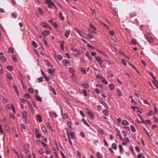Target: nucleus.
<instances>
[{
  "instance_id": "nucleus-44",
  "label": "nucleus",
  "mask_w": 158,
  "mask_h": 158,
  "mask_svg": "<svg viewBox=\"0 0 158 158\" xmlns=\"http://www.w3.org/2000/svg\"><path fill=\"white\" fill-rule=\"evenodd\" d=\"M68 118V115L67 114H65L63 116L64 119H66Z\"/></svg>"
},
{
  "instance_id": "nucleus-2",
  "label": "nucleus",
  "mask_w": 158,
  "mask_h": 158,
  "mask_svg": "<svg viewBox=\"0 0 158 158\" xmlns=\"http://www.w3.org/2000/svg\"><path fill=\"white\" fill-rule=\"evenodd\" d=\"M45 2L48 5L49 8L52 9L54 7V8H57L56 5L51 0H45Z\"/></svg>"
},
{
  "instance_id": "nucleus-21",
  "label": "nucleus",
  "mask_w": 158,
  "mask_h": 158,
  "mask_svg": "<svg viewBox=\"0 0 158 158\" xmlns=\"http://www.w3.org/2000/svg\"><path fill=\"white\" fill-rule=\"evenodd\" d=\"M124 136H126L125 133H124ZM124 140L126 142L127 144L129 143L130 142V140L129 139V138L128 137H125V138H124Z\"/></svg>"
},
{
  "instance_id": "nucleus-10",
  "label": "nucleus",
  "mask_w": 158,
  "mask_h": 158,
  "mask_svg": "<svg viewBox=\"0 0 158 158\" xmlns=\"http://www.w3.org/2000/svg\"><path fill=\"white\" fill-rule=\"evenodd\" d=\"M6 76L7 78L9 79V81H11L13 79V77L10 74L7 73Z\"/></svg>"
},
{
  "instance_id": "nucleus-17",
  "label": "nucleus",
  "mask_w": 158,
  "mask_h": 158,
  "mask_svg": "<svg viewBox=\"0 0 158 158\" xmlns=\"http://www.w3.org/2000/svg\"><path fill=\"white\" fill-rule=\"evenodd\" d=\"M145 37L146 38V39L148 40V42L150 43H152V42H153V39L152 38H148L147 37V35H145Z\"/></svg>"
},
{
  "instance_id": "nucleus-64",
  "label": "nucleus",
  "mask_w": 158,
  "mask_h": 158,
  "mask_svg": "<svg viewBox=\"0 0 158 158\" xmlns=\"http://www.w3.org/2000/svg\"><path fill=\"white\" fill-rule=\"evenodd\" d=\"M135 149L136 151H137L139 152L140 151V148L137 146H136L135 147Z\"/></svg>"
},
{
  "instance_id": "nucleus-48",
  "label": "nucleus",
  "mask_w": 158,
  "mask_h": 158,
  "mask_svg": "<svg viewBox=\"0 0 158 158\" xmlns=\"http://www.w3.org/2000/svg\"><path fill=\"white\" fill-rule=\"evenodd\" d=\"M28 91L30 93H33L34 92V89L31 88H30L28 89Z\"/></svg>"
},
{
  "instance_id": "nucleus-12",
  "label": "nucleus",
  "mask_w": 158,
  "mask_h": 158,
  "mask_svg": "<svg viewBox=\"0 0 158 158\" xmlns=\"http://www.w3.org/2000/svg\"><path fill=\"white\" fill-rule=\"evenodd\" d=\"M42 34L45 37V36H48L50 34V31H47V30L44 31L43 32Z\"/></svg>"
},
{
  "instance_id": "nucleus-32",
  "label": "nucleus",
  "mask_w": 158,
  "mask_h": 158,
  "mask_svg": "<svg viewBox=\"0 0 158 158\" xmlns=\"http://www.w3.org/2000/svg\"><path fill=\"white\" fill-rule=\"evenodd\" d=\"M12 17L14 19H16L17 17V15L15 13H12L11 15Z\"/></svg>"
},
{
  "instance_id": "nucleus-52",
  "label": "nucleus",
  "mask_w": 158,
  "mask_h": 158,
  "mask_svg": "<svg viewBox=\"0 0 158 158\" xmlns=\"http://www.w3.org/2000/svg\"><path fill=\"white\" fill-rule=\"evenodd\" d=\"M82 120H83V122L84 123L85 125H86L88 127L89 126V124L87 123V122L86 121L85 119H82Z\"/></svg>"
},
{
  "instance_id": "nucleus-4",
  "label": "nucleus",
  "mask_w": 158,
  "mask_h": 158,
  "mask_svg": "<svg viewBox=\"0 0 158 158\" xmlns=\"http://www.w3.org/2000/svg\"><path fill=\"white\" fill-rule=\"evenodd\" d=\"M63 64L64 66H68L70 64V62L68 60H64L63 61Z\"/></svg>"
},
{
  "instance_id": "nucleus-24",
  "label": "nucleus",
  "mask_w": 158,
  "mask_h": 158,
  "mask_svg": "<svg viewBox=\"0 0 158 158\" xmlns=\"http://www.w3.org/2000/svg\"><path fill=\"white\" fill-rule=\"evenodd\" d=\"M122 124L124 125H129V123L126 120H123L122 123Z\"/></svg>"
},
{
  "instance_id": "nucleus-50",
  "label": "nucleus",
  "mask_w": 158,
  "mask_h": 158,
  "mask_svg": "<svg viewBox=\"0 0 158 158\" xmlns=\"http://www.w3.org/2000/svg\"><path fill=\"white\" fill-rule=\"evenodd\" d=\"M80 136L82 138H84L85 137V134L84 132H82L80 133Z\"/></svg>"
},
{
  "instance_id": "nucleus-40",
  "label": "nucleus",
  "mask_w": 158,
  "mask_h": 158,
  "mask_svg": "<svg viewBox=\"0 0 158 158\" xmlns=\"http://www.w3.org/2000/svg\"><path fill=\"white\" fill-rule=\"evenodd\" d=\"M117 92L119 96H122L123 95L122 93L121 92V91L119 89H117Z\"/></svg>"
},
{
  "instance_id": "nucleus-19",
  "label": "nucleus",
  "mask_w": 158,
  "mask_h": 158,
  "mask_svg": "<svg viewBox=\"0 0 158 158\" xmlns=\"http://www.w3.org/2000/svg\"><path fill=\"white\" fill-rule=\"evenodd\" d=\"M74 29L77 32L80 34V35L81 36L83 37H84V36L83 35H82V34H81V33L80 31V30H79V29H78L77 28H74Z\"/></svg>"
},
{
  "instance_id": "nucleus-36",
  "label": "nucleus",
  "mask_w": 158,
  "mask_h": 158,
  "mask_svg": "<svg viewBox=\"0 0 158 158\" xmlns=\"http://www.w3.org/2000/svg\"><path fill=\"white\" fill-rule=\"evenodd\" d=\"M67 126H68L70 128H71V129H73V128L72 127V126H71V125H72V123L71 122H68L67 123Z\"/></svg>"
},
{
  "instance_id": "nucleus-26",
  "label": "nucleus",
  "mask_w": 158,
  "mask_h": 158,
  "mask_svg": "<svg viewBox=\"0 0 158 158\" xmlns=\"http://www.w3.org/2000/svg\"><path fill=\"white\" fill-rule=\"evenodd\" d=\"M87 37L89 39H91L93 38V35L89 33L87 35Z\"/></svg>"
},
{
  "instance_id": "nucleus-39",
  "label": "nucleus",
  "mask_w": 158,
  "mask_h": 158,
  "mask_svg": "<svg viewBox=\"0 0 158 158\" xmlns=\"http://www.w3.org/2000/svg\"><path fill=\"white\" fill-rule=\"evenodd\" d=\"M32 44L33 46L35 48H37L38 46L37 44L35 41H33Z\"/></svg>"
},
{
  "instance_id": "nucleus-46",
  "label": "nucleus",
  "mask_w": 158,
  "mask_h": 158,
  "mask_svg": "<svg viewBox=\"0 0 158 158\" xmlns=\"http://www.w3.org/2000/svg\"><path fill=\"white\" fill-rule=\"evenodd\" d=\"M143 156V154L142 153H140L138 154V156L137 158H142Z\"/></svg>"
},
{
  "instance_id": "nucleus-5",
  "label": "nucleus",
  "mask_w": 158,
  "mask_h": 158,
  "mask_svg": "<svg viewBox=\"0 0 158 158\" xmlns=\"http://www.w3.org/2000/svg\"><path fill=\"white\" fill-rule=\"evenodd\" d=\"M96 60L99 63L100 65H102V60L100 57L97 56L96 58Z\"/></svg>"
},
{
  "instance_id": "nucleus-15",
  "label": "nucleus",
  "mask_w": 158,
  "mask_h": 158,
  "mask_svg": "<svg viewBox=\"0 0 158 158\" xmlns=\"http://www.w3.org/2000/svg\"><path fill=\"white\" fill-rule=\"evenodd\" d=\"M41 24L44 27H46L50 29H51V27H50L49 25L46 23L43 22L41 23Z\"/></svg>"
},
{
  "instance_id": "nucleus-62",
  "label": "nucleus",
  "mask_w": 158,
  "mask_h": 158,
  "mask_svg": "<svg viewBox=\"0 0 158 158\" xmlns=\"http://www.w3.org/2000/svg\"><path fill=\"white\" fill-rule=\"evenodd\" d=\"M95 91L97 94H99L100 93L99 90L98 88H96V89H95Z\"/></svg>"
},
{
  "instance_id": "nucleus-61",
  "label": "nucleus",
  "mask_w": 158,
  "mask_h": 158,
  "mask_svg": "<svg viewBox=\"0 0 158 158\" xmlns=\"http://www.w3.org/2000/svg\"><path fill=\"white\" fill-rule=\"evenodd\" d=\"M71 49L73 50V51H75V52H77L79 50H77V49L74 47H73L72 48H71Z\"/></svg>"
},
{
  "instance_id": "nucleus-35",
  "label": "nucleus",
  "mask_w": 158,
  "mask_h": 158,
  "mask_svg": "<svg viewBox=\"0 0 158 158\" xmlns=\"http://www.w3.org/2000/svg\"><path fill=\"white\" fill-rule=\"evenodd\" d=\"M153 114H155L153 112L152 110H150L149 111V112L148 114V115L149 116H150L151 115H152Z\"/></svg>"
},
{
  "instance_id": "nucleus-13",
  "label": "nucleus",
  "mask_w": 158,
  "mask_h": 158,
  "mask_svg": "<svg viewBox=\"0 0 158 158\" xmlns=\"http://www.w3.org/2000/svg\"><path fill=\"white\" fill-rule=\"evenodd\" d=\"M50 116L52 118H56L58 117L56 114L54 112H51L49 113Z\"/></svg>"
},
{
  "instance_id": "nucleus-49",
  "label": "nucleus",
  "mask_w": 158,
  "mask_h": 158,
  "mask_svg": "<svg viewBox=\"0 0 158 158\" xmlns=\"http://www.w3.org/2000/svg\"><path fill=\"white\" fill-rule=\"evenodd\" d=\"M154 111L155 112L154 113L155 114H157V109L156 108V107L155 105H154Z\"/></svg>"
},
{
  "instance_id": "nucleus-58",
  "label": "nucleus",
  "mask_w": 158,
  "mask_h": 158,
  "mask_svg": "<svg viewBox=\"0 0 158 158\" xmlns=\"http://www.w3.org/2000/svg\"><path fill=\"white\" fill-rule=\"evenodd\" d=\"M48 71V73L51 74L53 73V71L51 69H49Z\"/></svg>"
},
{
  "instance_id": "nucleus-38",
  "label": "nucleus",
  "mask_w": 158,
  "mask_h": 158,
  "mask_svg": "<svg viewBox=\"0 0 158 158\" xmlns=\"http://www.w3.org/2000/svg\"><path fill=\"white\" fill-rule=\"evenodd\" d=\"M112 148L116 149L117 148V147L116 144L115 143H113L112 145Z\"/></svg>"
},
{
  "instance_id": "nucleus-1",
  "label": "nucleus",
  "mask_w": 158,
  "mask_h": 158,
  "mask_svg": "<svg viewBox=\"0 0 158 158\" xmlns=\"http://www.w3.org/2000/svg\"><path fill=\"white\" fill-rule=\"evenodd\" d=\"M67 133L69 143L72 146L73 144L71 139H74L75 132L74 131H67Z\"/></svg>"
},
{
  "instance_id": "nucleus-27",
  "label": "nucleus",
  "mask_w": 158,
  "mask_h": 158,
  "mask_svg": "<svg viewBox=\"0 0 158 158\" xmlns=\"http://www.w3.org/2000/svg\"><path fill=\"white\" fill-rule=\"evenodd\" d=\"M103 155L101 154L99 152H97V158H102Z\"/></svg>"
},
{
  "instance_id": "nucleus-33",
  "label": "nucleus",
  "mask_w": 158,
  "mask_h": 158,
  "mask_svg": "<svg viewBox=\"0 0 158 158\" xmlns=\"http://www.w3.org/2000/svg\"><path fill=\"white\" fill-rule=\"evenodd\" d=\"M23 97L24 98H30V95L28 93H26L24 94Z\"/></svg>"
},
{
  "instance_id": "nucleus-47",
  "label": "nucleus",
  "mask_w": 158,
  "mask_h": 158,
  "mask_svg": "<svg viewBox=\"0 0 158 158\" xmlns=\"http://www.w3.org/2000/svg\"><path fill=\"white\" fill-rule=\"evenodd\" d=\"M85 55L88 57L89 58V60H91L92 59V58L91 57L90 55L89 54V53L88 52H87L86 53Z\"/></svg>"
},
{
  "instance_id": "nucleus-22",
  "label": "nucleus",
  "mask_w": 158,
  "mask_h": 158,
  "mask_svg": "<svg viewBox=\"0 0 158 158\" xmlns=\"http://www.w3.org/2000/svg\"><path fill=\"white\" fill-rule=\"evenodd\" d=\"M153 82L156 87L158 88V83L156 79H153Z\"/></svg>"
},
{
  "instance_id": "nucleus-45",
  "label": "nucleus",
  "mask_w": 158,
  "mask_h": 158,
  "mask_svg": "<svg viewBox=\"0 0 158 158\" xmlns=\"http://www.w3.org/2000/svg\"><path fill=\"white\" fill-rule=\"evenodd\" d=\"M131 42L132 44L136 45L137 44V41L133 39L132 40Z\"/></svg>"
},
{
  "instance_id": "nucleus-16",
  "label": "nucleus",
  "mask_w": 158,
  "mask_h": 158,
  "mask_svg": "<svg viewBox=\"0 0 158 158\" xmlns=\"http://www.w3.org/2000/svg\"><path fill=\"white\" fill-rule=\"evenodd\" d=\"M102 113L106 116H108L109 114V112L107 110H104L102 111Z\"/></svg>"
},
{
  "instance_id": "nucleus-34",
  "label": "nucleus",
  "mask_w": 158,
  "mask_h": 158,
  "mask_svg": "<svg viewBox=\"0 0 158 158\" xmlns=\"http://www.w3.org/2000/svg\"><path fill=\"white\" fill-rule=\"evenodd\" d=\"M6 68L8 70L10 71H12L13 69V68L12 66H7Z\"/></svg>"
},
{
  "instance_id": "nucleus-30",
  "label": "nucleus",
  "mask_w": 158,
  "mask_h": 158,
  "mask_svg": "<svg viewBox=\"0 0 158 158\" xmlns=\"http://www.w3.org/2000/svg\"><path fill=\"white\" fill-rule=\"evenodd\" d=\"M12 58L14 61L16 62L17 61V59L16 58V55H13L12 56Z\"/></svg>"
},
{
  "instance_id": "nucleus-29",
  "label": "nucleus",
  "mask_w": 158,
  "mask_h": 158,
  "mask_svg": "<svg viewBox=\"0 0 158 158\" xmlns=\"http://www.w3.org/2000/svg\"><path fill=\"white\" fill-rule=\"evenodd\" d=\"M69 71L70 73L72 74V75L74 74V73H75V71L73 68H69Z\"/></svg>"
},
{
  "instance_id": "nucleus-54",
  "label": "nucleus",
  "mask_w": 158,
  "mask_h": 158,
  "mask_svg": "<svg viewBox=\"0 0 158 158\" xmlns=\"http://www.w3.org/2000/svg\"><path fill=\"white\" fill-rule=\"evenodd\" d=\"M43 79L42 77H40L38 78V81L39 82H41L43 81Z\"/></svg>"
},
{
  "instance_id": "nucleus-63",
  "label": "nucleus",
  "mask_w": 158,
  "mask_h": 158,
  "mask_svg": "<svg viewBox=\"0 0 158 158\" xmlns=\"http://www.w3.org/2000/svg\"><path fill=\"white\" fill-rule=\"evenodd\" d=\"M38 11H39V12L40 13V14H43V13H44L43 11H42V10H41V8H38Z\"/></svg>"
},
{
  "instance_id": "nucleus-6",
  "label": "nucleus",
  "mask_w": 158,
  "mask_h": 158,
  "mask_svg": "<svg viewBox=\"0 0 158 158\" xmlns=\"http://www.w3.org/2000/svg\"><path fill=\"white\" fill-rule=\"evenodd\" d=\"M35 136L36 138L40 139L41 137V135L39 132V130L37 129H35Z\"/></svg>"
},
{
  "instance_id": "nucleus-57",
  "label": "nucleus",
  "mask_w": 158,
  "mask_h": 158,
  "mask_svg": "<svg viewBox=\"0 0 158 158\" xmlns=\"http://www.w3.org/2000/svg\"><path fill=\"white\" fill-rule=\"evenodd\" d=\"M149 73H150L151 76H152V77L153 78V79H155L156 77L153 76V73H151L150 72H149Z\"/></svg>"
},
{
  "instance_id": "nucleus-9",
  "label": "nucleus",
  "mask_w": 158,
  "mask_h": 158,
  "mask_svg": "<svg viewBox=\"0 0 158 158\" xmlns=\"http://www.w3.org/2000/svg\"><path fill=\"white\" fill-rule=\"evenodd\" d=\"M36 120L40 123H41L42 122V118L41 116L39 114H38L37 115Z\"/></svg>"
},
{
  "instance_id": "nucleus-42",
  "label": "nucleus",
  "mask_w": 158,
  "mask_h": 158,
  "mask_svg": "<svg viewBox=\"0 0 158 158\" xmlns=\"http://www.w3.org/2000/svg\"><path fill=\"white\" fill-rule=\"evenodd\" d=\"M43 42H44V44L46 46V47H48L49 45H48V44L47 41L45 39H44Z\"/></svg>"
},
{
  "instance_id": "nucleus-7",
  "label": "nucleus",
  "mask_w": 158,
  "mask_h": 158,
  "mask_svg": "<svg viewBox=\"0 0 158 158\" xmlns=\"http://www.w3.org/2000/svg\"><path fill=\"white\" fill-rule=\"evenodd\" d=\"M22 114L23 117L24 118L25 120L26 121L27 119V112L25 110H23L22 113Z\"/></svg>"
},
{
  "instance_id": "nucleus-41",
  "label": "nucleus",
  "mask_w": 158,
  "mask_h": 158,
  "mask_svg": "<svg viewBox=\"0 0 158 158\" xmlns=\"http://www.w3.org/2000/svg\"><path fill=\"white\" fill-rule=\"evenodd\" d=\"M131 131L132 132H134L135 131V127H134V126H133L132 125H131Z\"/></svg>"
},
{
  "instance_id": "nucleus-8",
  "label": "nucleus",
  "mask_w": 158,
  "mask_h": 158,
  "mask_svg": "<svg viewBox=\"0 0 158 158\" xmlns=\"http://www.w3.org/2000/svg\"><path fill=\"white\" fill-rule=\"evenodd\" d=\"M88 114L89 115V117H90L92 119H94V114L92 113L89 110H88L87 112Z\"/></svg>"
},
{
  "instance_id": "nucleus-20",
  "label": "nucleus",
  "mask_w": 158,
  "mask_h": 158,
  "mask_svg": "<svg viewBox=\"0 0 158 158\" xmlns=\"http://www.w3.org/2000/svg\"><path fill=\"white\" fill-rule=\"evenodd\" d=\"M109 89L112 90H113L114 89V85L113 84H110L109 86Z\"/></svg>"
},
{
  "instance_id": "nucleus-37",
  "label": "nucleus",
  "mask_w": 158,
  "mask_h": 158,
  "mask_svg": "<svg viewBox=\"0 0 158 158\" xmlns=\"http://www.w3.org/2000/svg\"><path fill=\"white\" fill-rule=\"evenodd\" d=\"M1 60L2 61V62H4L6 61V59L5 57L3 56H2L1 57Z\"/></svg>"
},
{
  "instance_id": "nucleus-18",
  "label": "nucleus",
  "mask_w": 158,
  "mask_h": 158,
  "mask_svg": "<svg viewBox=\"0 0 158 158\" xmlns=\"http://www.w3.org/2000/svg\"><path fill=\"white\" fill-rule=\"evenodd\" d=\"M64 41H62L60 43V48L61 50H63L64 49Z\"/></svg>"
},
{
  "instance_id": "nucleus-14",
  "label": "nucleus",
  "mask_w": 158,
  "mask_h": 158,
  "mask_svg": "<svg viewBox=\"0 0 158 158\" xmlns=\"http://www.w3.org/2000/svg\"><path fill=\"white\" fill-rule=\"evenodd\" d=\"M70 32L71 31L70 30H67L66 31V32L65 33L64 35L66 37L68 38L69 37V35L70 33Z\"/></svg>"
},
{
  "instance_id": "nucleus-55",
  "label": "nucleus",
  "mask_w": 158,
  "mask_h": 158,
  "mask_svg": "<svg viewBox=\"0 0 158 158\" xmlns=\"http://www.w3.org/2000/svg\"><path fill=\"white\" fill-rule=\"evenodd\" d=\"M8 51L9 52H11V53H13V50L12 48H9Z\"/></svg>"
},
{
  "instance_id": "nucleus-3",
  "label": "nucleus",
  "mask_w": 158,
  "mask_h": 158,
  "mask_svg": "<svg viewBox=\"0 0 158 158\" xmlns=\"http://www.w3.org/2000/svg\"><path fill=\"white\" fill-rule=\"evenodd\" d=\"M90 28L88 29V31L91 32H94V33H95L96 30L95 27L91 24H90Z\"/></svg>"
},
{
  "instance_id": "nucleus-43",
  "label": "nucleus",
  "mask_w": 158,
  "mask_h": 158,
  "mask_svg": "<svg viewBox=\"0 0 158 158\" xmlns=\"http://www.w3.org/2000/svg\"><path fill=\"white\" fill-rule=\"evenodd\" d=\"M58 58L59 60H62L63 57L60 54H58Z\"/></svg>"
},
{
  "instance_id": "nucleus-28",
  "label": "nucleus",
  "mask_w": 158,
  "mask_h": 158,
  "mask_svg": "<svg viewBox=\"0 0 158 158\" xmlns=\"http://www.w3.org/2000/svg\"><path fill=\"white\" fill-rule=\"evenodd\" d=\"M50 89L51 91L54 94H56V91L53 88L52 86H50Z\"/></svg>"
},
{
  "instance_id": "nucleus-11",
  "label": "nucleus",
  "mask_w": 158,
  "mask_h": 158,
  "mask_svg": "<svg viewBox=\"0 0 158 158\" xmlns=\"http://www.w3.org/2000/svg\"><path fill=\"white\" fill-rule=\"evenodd\" d=\"M71 77L73 81L76 82L77 81L78 77L74 74H73L71 76Z\"/></svg>"
},
{
  "instance_id": "nucleus-31",
  "label": "nucleus",
  "mask_w": 158,
  "mask_h": 158,
  "mask_svg": "<svg viewBox=\"0 0 158 158\" xmlns=\"http://www.w3.org/2000/svg\"><path fill=\"white\" fill-rule=\"evenodd\" d=\"M98 131L100 134L101 135L104 134V131L102 129H99L98 130Z\"/></svg>"
},
{
  "instance_id": "nucleus-51",
  "label": "nucleus",
  "mask_w": 158,
  "mask_h": 158,
  "mask_svg": "<svg viewBox=\"0 0 158 158\" xmlns=\"http://www.w3.org/2000/svg\"><path fill=\"white\" fill-rule=\"evenodd\" d=\"M102 82L103 83H104L106 84H108V82L106 79H103L102 80Z\"/></svg>"
},
{
  "instance_id": "nucleus-56",
  "label": "nucleus",
  "mask_w": 158,
  "mask_h": 158,
  "mask_svg": "<svg viewBox=\"0 0 158 158\" xmlns=\"http://www.w3.org/2000/svg\"><path fill=\"white\" fill-rule=\"evenodd\" d=\"M122 62L125 65H126V60L125 59H123L122 60Z\"/></svg>"
},
{
  "instance_id": "nucleus-53",
  "label": "nucleus",
  "mask_w": 158,
  "mask_h": 158,
  "mask_svg": "<svg viewBox=\"0 0 158 158\" xmlns=\"http://www.w3.org/2000/svg\"><path fill=\"white\" fill-rule=\"evenodd\" d=\"M82 92L85 97H86L87 96V93L85 90H83L82 91Z\"/></svg>"
},
{
  "instance_id": "nucleus-59",
  "label": "nucleus",
  "mask_w": 158,
  "mask_h": 158,
  "mask_svg": "<svg viewBox=\"0 0 158 158\" xmlns=\"http://www.w3.org/2000/svg\"><path fill=\"white\" fill-rule=\"evenodd\" d=\"M10 118L14 119L15 118V116L12 113H10Z\"/></svg>"
},
{
  "instance_id": "nucleus-60",
  "label": "nucleus",
  "mask_w": 158,
  "mask_h": 158,
  "mask_svg": "<svg viewBox=\"0 0 158 158\" xmlns=\"http://www.w3.org/2000/svg\"><path fill=\"white\" fill-rule=\"evenodd\" d=\"M117 136H118L119 137H120V136H121V134L120 133V131H119L118 130L117 132Z\"/></svg>"
},
{
  "instance_id": "nucleus-25",
  "label": "nucleus",
  "mask_w": 158,
  "mask_h": 158,
  "mask_svg": "<svg viewBox=\"0 0 158 158\" xmlns=\"http://www.w3.org/2000/svg\"><path fill=\"white\" fill-rule=\"evenodd\" d=\"M44 133H46L47 131V130L45 126H43L41 127Z\"/></svg>"
},
{
  "instance_id": "nucleus-23",
  "label": "nucleus",
  "mask_w": 158,
  "mask_h": 158,
  "mask_svg": "<svg viewBox=\"0 0 158 158\" xmlns=\"http://www.w3.org/2000/svg\"><path fill=\"white\" fill-rule=\"evenodd\" d=\"M35 98L38 101L40 102H41L42 101V98L39 96L38 95H35Z\"/></svg>"
}]
</instances>
